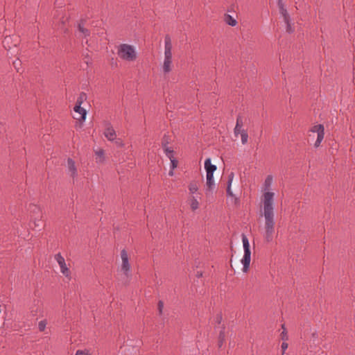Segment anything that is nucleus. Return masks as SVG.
I'll return each instance as SVG.
<instances>
[{
	"mask_svg": "<svg viewBox=\"0 0 355 355\" xmlns=\"http://www.w3.org/2000/svg\"><path fill=\"white\" fill-rule=\"evenodd\" d=\"M55 259L56 260L60 268V272H62V274L67 278L70 279L71 272L66 264L64 258L62 256L60 253H58L55 255Z\"/></svg>",
	"mask_w": 355,
	"mask_h": 355,
	"instance_id": "nucleus-7",
	"label": "nucleus"
},
{
	"mask_svg": "<svg viewBox=\"0 0 355 355\" xmlns=\"http://www.w3.org/2000/svg\"><path fill=\"white\" fill-rule=\"evenodd\" d=\"M225 21L227 24L232 26H235L237 24L236 20L230 15L225 16Z\"/></svg>",
	"mask_w": 355,
	"mask_h": 355,
	"instance_id": "nucleus-19",
	"label": "nucleus"
},
{
	"mask_svg": "<svg viewBox=\"0 0 355 355\" xmlns=\"http://www.w3.org/2000/svg\"><path fill=\"white\" fill-rule=\"evenodd\" d=\"M178 162L176 159L171 160V168L172 170H175L177 168Z\"/></svg>",
	"mask_w": 355,
	"mask_h": 355,
	"instance_id": "nucleus-31",
	"label": "nucleus"
},
{
	"mask_svg": "<svg viewBox=\"0 0 355 355\" xmlns=\"http://www.w3.org/2000/svg\"><path fill=\"white\" fill-rule=\"evenodd\" d=\"M188 203L193 211H195L200 207V202L196 196H189L188 198Z\"/></svg>",
	"mask_w": 355,
	"mask_h": 355,
	"instance_id": "nucleus-15",
	"label": "nucleus"
},
{
	"mask_svg": "<svg viewBox=\"0 0 355 355\" xmlns=\"http://www.w3.org/2000/svg\"><path fill=\"white\" fill-rule=\"evenodd\" d=\"M168 141H162V148L166 157L171 160L175 159L174 156V151L172 148L167 146Z\"/></svg>",
	"mask_w": 355,
	"mask_h": 355,
	"instance_id": "nucleus-14",
	"label": "nucleus"
},
{
	"mask_svg": "<svg viewBox=\"0 0 355 355\" xmlns=\"http://www.w3.org/2000/svg\"><path fill=\"white\" fill-rule=\"evenodd\" d=\"M241 135V143L242 144L245 145L248 143V132L247 131L246 132H243L242 134H240Z\"/></svg>",
	"mask_w": 355,
	"mask_h": 355,
	"instance_id": "nucleus-26",
	"label": "nucleus"
},
{
	"mask_svg": "<svg viewBox=\"0 0 355 355\" xmlns=\"http://www.w3.org/2000/svg\"><path fill=\"white\" fill-rule=\"evenodd\" d=\"M67 171L68 174L73 178H76L78 176V170L76 166L75 162L71 159L69 158L67 159Z\"/></svg>",
	"mask_w": 355,
	"mask_h": 355,
	"instance_id": "nucleus-10",
	"label": "nucleus"
},
{
	"mask_svg": "<svg viewBox=\"0 0 355 355\" xmlns=\"http://www.w3.org/2000/svg\"><path fill=\"white\" fill-rule=\"evenodd\" d=\"M242 242L244 250V255L243 259H241V263L243 264V271L244 272H246L248 271L250 268L251 252L250 250V243L248 239L244 234L242 235Z\"/></svg>",
	"mask_w": 355,
	"mask_h": 355,
	"instance_id": "nucleus-4",
	"label": "nucleus"
},
{
	"mask_svg": "<svg viewBox=\"0 0 355 355\" xmlns=\"http://www.w3.org/2000/svg\"><path fill=\"white\" fill-rule=\"evenodd\" d=\"M31 220L34 223L35 227H40L42 218V211L40 207L33 205L31 215Z\"/></svg>",
	"mask_w": 355,
	"mask_h": 355,
	"instance_id": "nucleus-8",
	"label": "nucleus"
},
{
	"mask_svg": "<svg viewBox=\"0 0 355 355\" xmlns=\"http://www.w3.org/2000/svg\"><path fill=\"white\" fill-rule=\"evenodd\" d=\"M189 196H196L199 189L198 183L197 181L193 180L189 183L188 185Z\"/></svg>",
	"mask_w": 355,
	"mask_h": 355,
	"instance_id": "nucleus-16",
	"label": "nucleus"
},
{
	"mask_svg": "<svg viewBox=\"0 0 355 355\" xmlns=\"http://www.w3.org/2000/svg\"><path fill=\"white\" fill-rule=\"evenodd\" d=\"M234 178V174L233 172H231L228 175V181H227V194L228 196H230V197H234V195L233 194L232 189H231V186H232V183Z\"/></svg>",
	"mask_w": 355,
	"mask_h": 355,
	"instance_id": "nucleus-18",
	"label": "nucleus"
},
{
	"mask_svg": "<svg viewBox=\"0 0 355 355\" xmlns=\"http://www.w3.org/2000/svg\"><path fill=\"white\" fill-rule=\"evenodd\" d=\"M47 324V320L46 319L42 320L38 322V329L40 332L44 331Z\"/></svg>",
	"mask_w": 355,
	"mask_h": 355,
	"instance_id": "nucleus-23",
	"label": "nucleus"
},
{
	"mask_svg": "<svg viewBox=\"0 0 355 355\" xmlns=\"http://www.w3.org/2000/svg\"><path fill=\"white\" fill-rule=\"evenodd\" d=\"M115 144L118 147H123L124 146L123 141L121 139H115Z\"/></svg>",
	"mask_w": 355,
	"mask_h": 355,
	"instance_id": "nucleus-33",
	"label": "nucleus"
},
{
	"mask_svg": "<svg viewBox=\"0 0 355 355\" xmlns=\"http://www.w3.org/2000/svg\"><path fill=\"white\" fill-rule=\"evenodd\" d=\"M74 112L79 115V116H75L74 118L80 121H84L86 119L87 111L85 109L81 107V105H76L73 107Z\"/></svg>",
	"mask_w": 355,
	"mask_h": 355,
	"instance_id": "nucleus-11",
	"label": "nucleus"
},
{
	"mask_svg": "<svg viewBox=\"0 0 355 355\" xmlns=\"http://www.w3.org/2000/svg\"><path fill=\"white\" fill-rule=\"evenodd\" d=\"M104 135L109 141H114L116 139V131L110 124L105 128Z\"/></svg>",
	"mask_w": 355,
	"mask_h": 355,
	"instance_id": "nucleus-12",
	"label": "nucleus"
},
{
	"mask_svg": "<svg viewBox=\"0 0 355 355\" xmlns=\"http://www.w3.org/2000/svg\"><path fill=\"white\" fill-rule=\"evenodd\" d=\"M247 130L243 128V127H241L239 128H234V134L236 137H237L240 134H242L243 132H246Z\"/></svg>",
	"mask_w": 355,
	"mask_h": 355,
	"instance_id": "nucleus-28",
	"label": "nucleus"
},
{
	"mask_svg": "<svg viewBox=\"0 0 355 355\" xmlns=\"http://www.w3.org/2000/svg\"><path fill=\"white\" fill-rule=\"evenodd\" d=\"M158 306H159V312L161 313L162 312V307H163V303L162 302H159L158 303Z\"/></svg>",
	"mask_w": 355,
	"mask_h": 355,
	"instance_id": "nucleus-34",
	"label": "nucleus"
},
{
	"mask_svg": "<svg viewBox=\"0 0 355 355\" xmlns=\"http://www.w3.org/2000/svg\"><path fill=\"white\" fill-rule=\"evenodd\" d=\"M85 98H86V94L85 93H81L76 101V105H81V104L83 103V101Z\"/></svg>",
	"mask_w": 355,
	"mask_h": 355,
	"instance_id": "nucleus-29",
	"label": "nucleus"
},
{
	"mask_svg": "<svg viewBox=\"0 0 355 355\" xmlns=\"http://www.w3.org/2000/svg\"><path fill=\"white\" fill-rule=\"evenodd\" d=\"M74 355H92V353L88 349H78Z\"/></svg>",
	"mask_w": 355,
	"mask_h": 355,
	"instance_id": "nucleus-24",
	"label": "nucleus"
},
{
	"mask_svg": "<svg viewBox=\"0 0 355 355\" xmlns=\"http://www.w3.org/2000/svg\"><path fill=\"white\" fill-rule=\"evenodd\" d=\"M219 340H218V347H221L223 345L225 339V335L224 331H221L219 334Z\"/></svg>",
	"mask_w": 355,
	"mask_h": 355,
	"instance_id": "nucleus-25",
	"label": "nucleus"
},
{
	"mask_svg": "<svg viewBox=\"0 0 355 355\" xmlns=\"http://www.w3.org/2000/svg\"><path fill=\"white\" fill-rule=\"evenodd\" d=\"M221 318H222V317L220 315H218V321L219 323L220 322Z\"/></svg>",
	"mask_w": 355,
	"mask_h": 355,
	"instance_id": "nucleus-38",
	"label": "nucleus"
},
{
	"mask_svg": "<svg viewBox=\"0 0 355 355\" xmlns=\"http://www.w3.org/2000/svg\"><path fill=\"white\" fill-rule=\"evenodd\" d=\"M10 38H8V37H5V42L8 40H9Z\"/></svg>",
	"mask_w": 355,
	"mask_h": 355,
	"instance_id": "nucleus-39",
	"label": "nucleus"
},
{
	"mask_svg": "<svg viewBox=\"0 0 355 355\" xmlns=\"http://www.w3.org/2000/svg\"><path fill=\"white\" fill-rule=\"evenodd\" d=\"M121 270L126 277H129L131 273V265L129 261V256L125 250L121 251Z\"/></svg>",
	"mask_w": 355,
	"mask_h": 355,
	"instance_id": "nucleus-5",
	"label": "nucleus"
},
{
	"mask_svg": "<svg viewBox=\"0 0 355 355\" xmlns=\"http://www.w3.org/2000/svg\"><path fill=\"white\" fill-rule=\"evenodd\" d=\"M288 347V345L286 343V341H283V343H282V345H281V348H282V354H284L285 353V352L287 349Z\"/></svg>",
	"mask_w": 355,
	"mask_h": 355,
	"instance_id": "nucleus-32",
	"label": "nucleus"
},
{
	"mask_svg": "<svg viewBox=\"0 0 355 355\" xmlns=\"http://www.w3.org/2000/svg\"><path fill=\"white\" fill-rule=\"evenodd\" d=\"M173 171H174V170H172V168H171V169H170V171H169V172H168V175H169L170 176H173V175H174Z\"/></svg>",
	"mask_w": 355,
	"mask_h": 355,
	"instance_id": "nucleus-36",
	"label": "nucleus"
},
{
	"mask_svg": "<svg viewBox=\"0 0 355 355\" xmlns=\"http://www.w3.org/2000/svg\"><path fill=\"white\" fill-rule=\"evenodd\" d=\"M116 54L119 59L127 62H134L138 57L136 47L126 43L120 44L116 46Z\"/></svg>",
	"mask_w": 355,
	"mask_h": 355,
	"instance_id": "nucleus-2",
	"label": "nucleus"
},
{
	"mask_svg": "<svg viewBox=\"0 0 355 355\" xmlns=\"http://www.w3.org/2000/svg\"><path fill=\"white\" fill-rule=\"evenodd\" d=\"M317 333L314 332L312 334V336L314 337V338H316L317 337Z\"/></svg>",
	"mask_w": 355,
	"mask_h": 355,
	"instance_id": "nucleus-37",
	"label": "nucleus"
},
{
	"mask_svg": "<svg viewBox=\"0 0 355 355\" xmlns=\"http://www.w3.org/2000/svg\"><path fill=\"white\" fill-rule=\"evenodd\" d=\"M96 155L100 159L99 162H102L104 159V151L103 150H99L96 152Z\"/></svg>",
	"mask_w": 355,
	"mask_h": 355,
	"instance_id": "nucleus-30",
	"label": "nucleus"
},
{
	"mask_svg": "<svg viewBox=\"0 0 355 355\" xmlns=\"http://www.w3.org/2000/svg\"><path fill=\"white\" fill-rule=\"evenodd\" d=\"M78 28V31L81 33L82 37H86L89 35V34H90L89 31L88 29L85 28L83 24H79Z\"/></svg>",
	"mask_w": 355,
	"mask_h": 355,
	"instance_id": "nucleus-20",
	"label": "nucleus"
},
{
	"mask_svg": "<svg viewBox=\"0 0 355 355\" xmlns=\"http://www.w3.org/2000/svg\"><path fill=\"white\" fill-rule=\"evenodd\" d=\"M273 182L272 175H268L263 182V193L262 196L263 211L261 216L264 218V233L263 238L268 243L273 239L275 233V193L270 191Z\"/></svg>",
	"mask_w": 355,
	"mask_h": 355,
	"instance_id": "nucleus-1",
	"label": "nucleus"
},
{
	"mask_svg": "<svg viewBox=\"0 0 355 355\" xmlns=\"http://www.w3.org/2000/svg\"><path fill=\"white\" fill-rule=\"evenodd\" d=\"M172 49L171 37L166 35L164 38V57L162 65V71L164 74L169 73L173 68Z\"/></svg>",
	"mask_w": 355,
	"mask_h": 355,
	"instance_id": "nucleus-3",
	"label": "nucleus"
},
{
	"mask_svg": "<svg viewBox=\"0 0 355 355\" xmlns=\"http://www.w3.org/2000/svg\"><path fill=\"white\" fill-rule=\"evenodd\" d=\"M286 24V31L288 33H293L294 32V27L293 24L291 23V18L288 19V21H284Z\"/></svg>",
	"mask_w": 355,
	"mask_h": 355,
	"instance_id": "nucleus-22",
	"label": "nucleus"
},
{
	"mask_svg": "<svg viewBox=\"0 0 355 355\" xmlns=\"http://www.w3.org/2000/svg\"><path fill=\"white\" fill-rule=\"evenodd\" d=\"M241 127H243V118L241 116H238L236 118V125L234 128H239Z\"/></svg>",
	"mask_w": 355,
	"mask_h": 355,
	"instance_id": "nucleus-27",
	"label": "nucleus"
},
{
	"mask_svg": "<svg viewBox=\"0 0 355 355\" xmlns=\"http://www.w3.org/2000/svg\"><path fill=\"white\" fill-rule=\"evenodd\" d=\"M277 6L279 13L284 19V21H288V19H290L291 17L282 0H278Z\"/></svg>",
	"mask_w": 355,
	"mask_h": 355,
	"instance_id": "nucleus-13",
	"label": "nucleus"
},
{
	"mask_svg": "<svg viewBox=\"0 0 355 355\" xmlns=\"http://www.w3.org/2000/svg\"><path fill=\"white\" fill-rule=\"evenodd\" d=\"M215 188V182L214 180V174H206V188L205 194L207 196L211 194Z\"/></svg>",
	"mask_w": 355,
	"mask_h": 355,
	"instance_id": "nucleus-9",
	"label": "nucleus"
},
{
	"mask_svg": "<svg viewBox=\"0 0 355 355\" xmlns=\"http://www.w3.org/2000/svg\"><path fill=\"white\" fill-rule=\"evenodd\" d=\"M309 132L317 134V139L316 141H315L314 146L315 148H318L320 146L324 137V125L322 124L314 125L309 129Z\"/></svg>",
	"mask_w": 355,
	"mask_h": 355,
	"instance_id": "nucleus-6",
	"label": "nucleus"
},
{
	"mask_svg": "<svg viewBox=\"0 0 355 355\" xmlns=\"http://www.w3.org/2000/svg\"><path fill=\"white\" fill-rule=\"evenodd\" d=\"M282 331L280 334V338L283 341H287L288 340V332H287L286 328L284 324L282 325Z\"/></svg>",
	"mask_w": 355,
	"mask_h": 355,
	"instance_id": "nucleus-21",
	"label": "nucleus"
},
{
	"mask_svg": "<svg viewBox=\"0 0 355 355\" xmlns=\"http://www.w3.org/2000/svg\"><path fill=\"white\" fill-rule=\"evenodd\" d=\"M205 168L206 173L214 174L217 168L216 165L211 164L210 158H207L205 161Z\"/></svg>",
	"mask_w": 355,
	"mask_h": 355,
	"instance_id": "nucleus-17",
	"label": "nucleus"
},
{
	"mask_svg": "<svg viewBox=\"0 0 355 355\" xmlns=\"http://www.w3.org/2000/svg\"><path fill=\"white\" fill-rule=\"evenodd\" d=\"M196 277H197L198 278L202 277V271H198V272H196Z\"/></svg>",
	"mask_w": 355,
	"mask_h": 355,
	"instance_id": "nucleus-35",
	"label": "nucleus"
}]
</instances>
